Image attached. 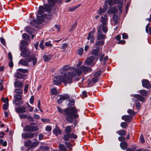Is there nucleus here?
Wrapping results in <instances>:
<instances>
[{"instance_id":"f257e3e1","label":"nucleus","mask_w":151,"mask_h":151,"mask_svg":"<svg viewBox=\"0 0 151 151\" xmlns=\"http://www.w3.org/2000/svg\"><path fill=\"white\" fill-rule=\"evenodd\" d=\"M58 110L60 113H62L65 116L66 120L70 123L73 121V118L76 119L78 117V114L76 113L79 109H77L74 106L65 109H61L60 107H57Z\"/></svg>"},{"instance_id":"f03ea898","label":"nucleus","mask_w":151,"mask_h":151,"mask_svg":"<svg viewBox=\"0 0 151 151\" xmlns=\"http://www.w3.org/2000/svg\"><path fill=\"white\" fill-rule=\"evenodd\" d=\"M75 75L74 73H68V75L63 76H55L53 79V83L55 85H58L62 84L63 82L65 86H66L68 83H70L72 82V79Z\"/></svg>"},{"instance_id":"7ed1b4c3","label":"nucleus","mask_w":151,"mask_h":151,"mask_svg":"<svg viewBox=\"0 0 151 151\" xmlns=\"http://www.w3.org/2000/svg\"><path fill=\"white\" fill-rule=\"evenodd\" d=\"M45 11H47L44 7L42 6H39L38 10V27L40 26V27H42L43 24L41 22H44V18L49 20L51 19L52 18L51 16L47 15L44 14V12Z\"/></svg>"},{"instance_id":"20e7f679","label":"nucleus","mask_w":151,"mask_h":151,"mask_svg":"<svg viewBox=\"0 0 151 151\" xmlns=\"http://www.w3.org/2000/svg\"><path fill=\"white\" fill-rule=\"evenodd\" d=\"M37 59L33 55L30 56L29 58L25 60L21 59L19 62V63L23 66H28V62H32L33 65L34 66L37 63Z\"/></svg>"},{"instance_id":"39448f33","label":"nucleus","mask_w":151,"mask_h":151,"mask_svg":"<svg viewBox=\"0 0 151 151\" xmlns=\"http://www.w3.org/2000/svg\"><path fill=\"white\" fill-rule=\"evenodd\" d=\"M37 123H31L29 125L26 126L24 129L25 131L27 132H33L37 131L38 130V127L37 126H33L34 124Z\"/></svg>"},{"instance_id":"423d86ee","label":"nucleus","mask_w":151,"mask_h":151,"mask_svg":"<svg viewBox=\"0 0 151 151\" xmlns=\"http://www.w3.org/2000/svg\"><path fill=\"white\" fill-rule=\"evenodd\" d=\"M56 0H48V4L45 5L44 8L47 12H50L52 9V7L54 6Z\"/></svg>"},{"instance_id":"0eeeda50","label":"nucleus","mask_w":151,"mask_h":151,"mask_svg":"<svg viewBox=\"0 0 151 151\" xmlns=\"http://www.w3.org/2000/svg\"><path fill=\"white\" fill-rule=\"evenodd\" d=\"M73 68L70 67L69 65H65L63 66L62 68L60 69V72L61 74H63L64 76H68V75L66 74V72L67 71L69 70H71ZM68 73H71V72H68Z\"/></svg>"},{"instance_id":"6e6552de","label":"nucleus","mask_w":151,"mask_h":151,"mask_svg":"<svg viewBox=\"0 0 151 151\" xmlns=\"http://www.w3.org/2000/svg\"><path fill=\"white\" fill-rule=\"evenodd\" d=\"M96 32L95 29L94 28L88 34V36L87 37V39L89 40L90 39V42L91 43L94 42V34Z\"/></svg>"},{"instance_id":"1a4fd4ad","label":"nucleus","mask_w":151,"mask_h":151,"mask_svg":"<svg viewBox=\"0 0 151 151\" xmlns=\"http://www.w3.org/2000/svg\"><path fill=\"white\" fill-rule=\"evenodd\" d=\"M97 38V40H104L105 38V35L103 34L100 29H98Z\"/></svg>"},{"instance_id":"9d476101","label":"nucleus","mask_w":151,"mask_h":151,"mask_svg":"<svg viewBox=\"0 0 151 151\" xmlns=\"http://www.w3.org/2000/svg\"><path fill=\"white\" fill-rule=\"evenodd\" d=\"M36 17L37 19L33 20H30L29 24L35 28H38V12H36Z\"/></svg>"},{"instance_id":"9b49d317","label":"nucleus","mask_w":151,"mask_h":151,"mask_svg":"<svg viewBox=\"0 0 151 151\" xmlns=\"http://www.w3.org/2000/svg\"><path fill=\"white\" fill-rule=\"evenodd\" d=\"M82 73L86 74L89 72H91L92 70L91 68L88 67H86L85 66L82 65L80 67Z\"/></svg>"},{"instance_id":"f8f14e48","label":"nucleus","mask_w":151,"mask_h":151,"mask_svg":"<svg viewBox=\"0 0 151 151\" xmlns=\"http://www.w3.org/2000/svg\"><path fill=\"white\" fill-rule=\"evenodd\" d=\"M14 87L16 88H23V83L20 81L16 79L14 83Z\"/></svg>"},{"instance_id":"ddd939ff","label":"nucleus","mask_w":151,"mask_h":151,"mask_svg":"<svg viewBox=\"0 0 151 151\" xmlns=\"http://www.w3.org/2000/svg\"><path fill=\"white\" fill-rule=\"evenodd\" d=\"M21 50L22 51L20 53V55L21 56L24 58L29 57V56L30 53L29 51L27 50V49Z\"/></svg>"},{"instance_id":"4468645a","label":"nucleus","mask_w":151,"mask_h":151,"mask_svg":"<svg viewBox=\"0 0 151 151\" xmlns=\"http://www.w3.org/2000/svg\"><path fill=\"white\" fill-rule=\"evenodd\" d=\"M142 86L146 88H149L151 86L150 82L147 79L142 80Z\"/></svg>"},{"instance_id":"2eb2a0df","label":"nucleus","mask_w":151,"mask_h":151,"mask_svg":"<svg viewBox=\"0 0 151 151\" xmlns=\"http://www.w3.org/2000/svg\"><path fill=\"white\" fill-rule=\"evenodd\" d=\"M22 136L24 139H27L33 137L34 134L32 133H23L22 134Z\"/></svg>"},{"instance_id":"dca6fc26","label":"nucleus","mask_w":151,"mask_h":151,"mask_svg":"<svg viewBox=\"0 0 151 151\" xmlns=\"http://www.w3.org/2000/svg\"><path fill=\"white\" fill-rule=\"evenodd\" d=\"M26 75L23 73H21L19 72H17L14 75L15 77L19 79H24Z\"/></svg>"},{"instance_id":"f3484780","label":"nucleus","mask_w":151,"mask_h":151,"mask_svg":"<svg viewBox=\"0 0 151 151\" xmlns=\"http://www.w3.org/2000/svg\"><path fill=\"white\" fill-rule=\"evenodd\" d=\"M20 43L22 45H21L20 46L21 50H25V49H27V46L28 44V43L27 41L24 40L21 41Z\"/></svg>"},{"instance_id":"a211bd4d","label":"nucleus","mask_w":151,"mask_h":151,"mask_svg":"<svg viewBox=\"0 0 151 151\" xmlns=\"http://www.w3.org/2000/svg\"><path fill=\"white\" fill-rule=\"evenodd\" d=\"M108 8V6L107 5L104 4V5L103 8H100L98 11V13L101 15L102 13H105L107 10Z\"/></svg>"},{"instance_id":"6ab92c4d","label":"nucleus","mask_w":151,"mask_h":151,"mask_svg":"<svg viewBox=\"0 0 151 151\" xmlns=\"http://www.w3.org/2000/svg\"><path fill=\"white\" fill-rule=\"evenodd\" d=\"M122 119L128 122H129L132 119V117L131 115H124L122 117Z\"/></svg>"},{"instance_id":"aec40b11","label":"nucleus","mask_w":151,"mask_h":151,"mask_svg":"<svg viewBox=\"0 0 151 151\" xmlns=\"http://www.w3.org/2000/svg\"><path fill=\"white\" fill-rule=\"evenodd\" d=\"M62 132V131L59 129L57 125L56 126L55 128L53 131V133L56 136L60 134Z\"/></svg>"},{"instance_id":"412c9836","label":"nucleus","mask_w":151,"mask_h":151,"mask_svg":"<svg viewBox=\"0 0 151 151\" xmlns=\"http://www.w3.org/2000/svg\"><path fill=\"white\" fill-rule=\"evenodd\" d=\"M16 111L17 113H24L26 111V108L24 106H22L16 109Z\"/></svg>"},{"instance_id":"4be33fe9","label":"nucleus","mask_w":151,"mask_h":151,"mask_svg":"<svg viewBox=\"0 0 151 151\" xmlns=\"http://www.w3.org/2000/svg\"><path fill=\"white\" fill-rule=\"evenodd\" d=\"M25 29L26 31L30 35L33 33L35 31L34 29L32 28L30 26H27L26 27Z\"/></svg>"},{"instance_id":"5701e85b","label":"nucleus","mask_w":151,"mask_h":151,"mask_svg":"<svg viewBox=\"0 0 151 151\" xmlns=\"http://www.w3.org/2000/svg\"><path fill=\"white\" fill-rule=\"evenodd\" d=\"M98 81V78L97 77L93 78H92L91 81H89L88 82V86L91 87L93 86V84L96 83Z\"/></svg>"},{"instance_id":"b1692460","label":"nucleus","mask_w":151,"mask_h":151,"mask_svg":"<svg viewBox=\"0 0 151 151\" xmlns=\"http://www.w3.org/2000/svg\"><path fill=\"white\" fill-rule=\"evenodd\" d=\"M113 0H106L104 4H108L110 6H112L113 4H117L118 3V1H116L117 0H114L113 2Z\"/></svg>"},{"instance_id":"393cba45","label":"nucleus","mask_w":151,"mask_h":151,"mask_svg":"<svg viewBox=\"0 0 151 151\" xmlns=\"http://www.w3.org/2000/svg\"><path fill=\"white\" fill-rule=\"evenodd\" d=\"M94 59L95 58L94 56H91L85 61V63L87 65H89L92 62Z\"/></svg>"},{"instance_id":"a878e982","label":"nucleus","mask_w":151,"mask_h":151,"mask_svg":"<svg viewBox=\"0 0 151 151\" xmlns=\"http://www.w3.org/2000/svg\"><path fill=\"white\" fill-rule=\"evenodd\" d=\"M108 19V17L106 15H105L104 16H102L101 22L102 24L104 25L106 24L107 23Z\"/></svg>"},{"instance_id":"bb28decb","label":"nucleus","mask_w":151,"mask_h":151,"mask_svg":"<svg viewBox=\"0 0 151 151\" xmlns=\"http://www.w3.org/2000/svg\"><path fill=\"white\" fill-rule=\"evenodd\" d=\"M133 97L134 98H136L138 100L141 101H143L145 100V98L144 97L139 94H134Z\"/></svg>"},{"instance_id":"cd10ccee","label":"nucleus","mask_w":151,"mask_h":151,"mask_svg":"<svg viewBox=\"0 0 151 151\" xmlns=\"http://www.w3.org/2000/svg\"><path fill=\"white\" fill-rule=\"evenodd\" d=\"M100 48L99 47H97L96 48L93 49L91 53L94 55H97L99 53Z\"/></svg>"},{"instance_id":"c85d7f7f","label":"nucleus","mask_w":151,"mask_h":151,"mask_svg":"<svg viewBox=\"0 0 151 151\" xmlns=\"http://www.w3.org/2000/svg\"><path fill=\"white\" fill-rule=\"evenodd\" d=\"M53 56V55L52 54L48 55H44L43 58L45 62H47L51 59Z\"/></svg>"},{"instance_id":"c756f323","label":"nucleus","mask_w":151,"mask_h":151,"mask_svg":"<svg viewBox=\"0 0 151 151\" xmlns=\"http://www.w3.org/2000/svg\"><path fill=\"white\" fill-rule=\"evenodd\" d=\"M120 146L123 150H125L127 147V144L126 141L121 142L120 143Z\"/></svg>"},{"instance_id":"7c9ffc66","label":"nucleus","mask_w":151,"mask_h":151,"mask_svg":"<svg viewBox=\"0 0 151 151\" xmlns=\"http://www.w3.org/2000/svg\"><path fill=\"white\" fill-rule=\"evenodd\" d=\"M75 72L76 73L72 72V73H74L75 74V75L73 77L75 76L76 75L78 76H79L82 73L81 70L80 68V67L79 68L76 69L75 70Z\"/></svg>"},{"instance_id":"2f4dec72","label":"nucleus","mask_w":151,"mask_h":151,"mask_svg":"<svg viewBox=\"0 0 151 151\" xmlns=\"http://www.w3.org/2000/svg\"><path fill=\"white\" fill-rule=\"evenodd\" d=\"M116 133L120 136H124L126 134L125 131L123 129H121L116 131Z\"/></svg>"},{"instance_id":"473e14b6","label":"nucleus","mask_w":151,"mask_h":151,"mask_svg":"<svg viewBox=\"0 0 151 151\" xmlns=\"http://www.w3.org/2000/svg\"><path fill=\"white\" fill-rule=\"evenodd\" d=\"M22 38L26 41H29L30 39V37L27 34L24 33L22 35Z\"/></svg>"},{"instance_id":"72a5a7b5","label":"nucleus","mask_w":151,"mask_h":151,"mask_svg":"<svg viewBox=\"0 0 151 151\" xmlns=\"http://www.w3.org/2000/svg\"><path fill=\"white\" fill-rule=\"evenodd\" d=\"M72 129L70 126H67L65 129V131L66 133L70 134L71 132Z\"/></svg>"},{"instance_id":"f704fd0d","label":"nucleus","mask_w":151,"mask_h":151,"mask_svg":"<svg viewBox=\"0 0 151 151\" xmlns=\"http://www.w3.org/2000/svg\"><path fill=\"white\" fill-rule=\"evenodd\" d=\"M104 43V40H101L96 42L95 44L96 46L103 45Z\"/></svg>"},{"instance_id":"c9c22d12","label":"nucleus","mask_w":151,"mask_h":151,"mask_svg":"<svg viewBox=\"0 0 151 151\" xmlns=\"http://www.w3.org/2000/svg\"><path fill=\"white\" fill-rule=\"evenodd\" d=\"M70 134L66 133L63 136V139L65 141H68L70 138Z\"/></svg>"},{"instance_id":"e433bc0d","label":"nucleus","mask_w":151,"mask_h":151,"mask_svg":"<svg viewBox=\"0 0 151 151\" xmlns=\"http://www.w3.org/2000/svg\"><path fill=\"white\" fill-rule=\"evenodd\" d=\"M59 148L60 150L62 151H66L67 149L64 145L63 144H60L59 145Z\"/></svg>"},{"instance_id":"4c0bfd02","label":"nucleus","mask_w":151,"mask_h":151,"mask_svg":"<svg viewBox=\"0 0 151 151\" xmlns=\"http://www.w3.org/2000/svg\"><path fill=\"white\" fill-rule=\"evenodd\" d=\"M139 93L144 96H146L148 93V92L145 90H141L139 91Z\"/></svg>"},{"instance_id":"58836bf2","label":"nucleus","mask_w":151,"mask_h":151,"mask_svg":"<svg viewBox=\"0 0 151 151\" xmlns=\"http://www.w3.org/2000/svg\"><path fill=\"white\" fill-rule=\"evenodd\" d=\"M14 92L19 94H21L23 93V89H22L21 88L16 89L14 90Z\"/></svg>"},{"instance_id":"ea45409f","label":"nucleus","mask_w":151,"mask_h":151,"mask_svg":"<svg viewBox=\"0 0 151 151\" xmlns=\"http://www.w3.org/2000/svg\"><path fill=\"white\" fill-rule=\"evenodd\" d=\"M45 45L47 47H51L53 46V45L51 43L50 41H48L45 42Z\"/></svg>"},{"instance_id":"a19ab883","label":"nucleus","mask_w":151,"mask_h":151,"mask_svg":"<svg viewBox=\"0 0 151 151\" xmlns=\"http://www.w3.org/2000/svg\"><path fill=\"white\" fill-rule=\"evenodd\" d=\"M14 99H16L18 101L21 100L22 98V96L20 94L15 95L14 97Z\"/></svg>"},{"instance_id":"79ce46f5","label":"nucleus","mask_w":151,"mask_h":151,"mask_svg":"<svg viewBox=\"0 0 151 151\" xmlns=\"http://www.w3.org/2000/svg\"><path fill=\"white\" fill-rule=\"evenodd\" d=\"M120 125L122 128L124 129L128 127V124L126 122H123L121 123Z\"/></svg>"},{"instance_id":"37998d69","label":"nucleus","mask_w":151,"mask_h":151,"mask_svg":"<svg viewBox=\"0 0 151 151\" xmlns=\"http://www.w3.org/2000/svg\"><path fill=\"white\" fill-rule=\"evenodd\" d=\"M60 97L63 101L68 99L69 98V96L67 94L61 96Z\"/></svg>"},{"instance_id":"c03bdc74","label":"nucleus","mask_w":151,"mask_h":151,"mask_svg":"<svg viewBox=\"0 0 151 151\" xmlns=\"http://www.w3.org/2000/svg\"><path fill=\"white\" fill-rule=\"evenodd\" d=\"M101 27L102 28V30L104 32L106 33L107 32L108 30L106 26L103 24L101 25Z\"/></svg>"},{"instance_id":"a18cd8bd","label":"nucleus","mask_w":151,"mask_h":151,"mask_svg":"<svg viewBox=\"0 0 151 151\" xmlns=\"http://www.w3.org/2000/svg\"><path fill=\"white\" fill-rule=\"evenodd\" d=\"M80 5H79L78 6H73L72 7H70L68 8V10L70 12H73Z\"/></svg>"},{"instance_id":"49530a36","label":"nucleus","mask_w":151,"mask_h":151,"mask_svg":"<svg viewBox=\"0 0 151 151\" xmlns=\"http://www.w3.org/2000/svg\"><path fill=\"white\" fill-rule=\"evenodd\" d=\"M44 42V40L42 39L40 43V44L39 46L40 47L41 49L42 50H43L44 49V47L43 45V43Z\"/></svg>"},{"instance_id":"de8ad7c7","label":"nucleus","mask_w":151,"mask_h":151,"mask_svg":"<svg viewBox=\"0 0 151 151\" xmlns=\"http://www.w3.org/2000/svg\"><path fill=\"white\" fill-rule=\"evenodd\" d=\"M32 142L30 140H27L24 143V145L26 147H28L32 143Z\"/></svg>"},{"instance_id":"09e8293b","label":"nucleus","mask_w":151,"mask_h":151,"mask_svg":"<svg viewBox=\"0 0 151 151\" xmlns=\"http://www.w3.org/2000/svg\"><path fill=\"white\" fill-rule=\"evenodd\" d=\"M51 93L52 95H55L57 94V91L55 88H54L51 89Z\"/></svg>"},{"instance_id":"8fccbe9b","label":"nucleus","mask_w":151,"mask_h":151,"mask_svg":"<svg viewBox=\"0 0 151 151\" xmlns=\"http://www.w3.org/2000/svg\"><path fill=\"white\" fill-rule=\"evenodd\" d=\"M1 101L5 103L6 104H8L9 99L7 97H6L5 99L4 97L2 98Z\"/></svg>"},{"instance_id":"3c124183","label":"nucleus","mask_w":151,"mask_h":151,"mask_svg":"<svg viewBox=\"0 0 151 151\" xmlns=\"http://www.w3.org/2000/svg\"><path fill=\"white\" fill-rule=\"evenodd\" d=\"M101 73V70H99L98 71L95 72L94 74V76L96 77L99 76Z\"/></svg>"},{"instance_id":"603ef678","label":"nucleus","mask_w":151,"mask_h":151,"mask_svg":"<svg viewBox=\"0 0 151 151\" xmlns=\"http://www.w3.org/2000/svg\"><path fill=\"white\" fill-rule=\"evenodd\" d=\"M83 50L82 48H81L78 50L77 53L79 55H81L83 52Z\"/></svg>"},{"instance_id":"864d4df0","label":"nucleus","mask_w":151,"mask_h":151,"mask_svg":"<svg viewBox=\"0 0 151 151\" xmlns=\"http://www.w3.org/2000/svg\"><path fill=\"white\" fill-rule=\"evenodd\" d=\"M127 112L128 114L131 115H133L135 114V112L131 109H128Z\"/></svg>"},{"instance_id":"5fc2aeb1","label":"nucleus","mask_w":151,"mask_h":151,"mask_svg":"<svg viewBox=\"0 0 151 151\" xmlns=\"http://www.w3.org/2000/svg\"><path fill=\"white\" fill-rule=\"evenodd\" d=\"M0 40L1 43L4 46L6 45V43L3 37L0 38Z\"/></svg>"},{"instance_id":"6e6d98bb","label":"nucleus","mask_w":151,"mask_h":151,"mask_svg":"<svg viewBox=\"0 0 151 151\" xmlns=\"http://www.w3.org/2000/svg\"><path fill=\"white\" fill-rule=\"evenodd\" d=\"M132 147L133 150H132L129 148H128L127 149L126 151H134L137 148V147L135 146H133Z\"/></svg>"},{"instance_id":"4d7b16f0","label":"nucleus","mask_w":151,"mask_h":151,"mask_svg":"<svg viewBox=\"0 0 151 151\" xmlns=\"http://www.w3.org/2000/svg\"><path fill=\"white\" fill-rule=\"evenodd\" d=\"M18 70L23 73H27L28 71L27 69L19 68L17 69Z\"/></svg>"},{"instance_id":"13d9d810","label":"nucleus","mask_w":151,"mask_h":151,"mask_svg":"<svg viewBox=\"0 0 151 151\" xmlns=\"http://www.w3.org/2000/svg\"><path fill=\"white\" fill-rule=\"evenodd\" d=\"M29 85L28 84H26L24 88V91L25 93H26L28 91V89Z\"/></svg>"},{"instance_id":"bf43d9fd","label":"nucleus","mask_w":151,"mask_h":151,"mask_svg":"<svg viewBox=\"0 0 151 151\" xmlns=\"http://www.w3.org/2000/svg\"><path fill=\"white\" fill-rule=\"evenodd\" d=\"M140 140L141 142L144 143L145 142V140L143 134H141L140 136Z\"/></svg>"},{"instance_id":"052dcab7","label":"nucleus","mask_w":151,"mask_h":151,"mask_svg":"<svg viewBox=\"0 0 151 151\" xmlns=\"http://www.w3.org/2000/svg\"><path fill=\"white\" fill-rule=\"evenodd\" d=\"M70 138L74 139H76L77 137V135L74 134H70Z\"/></svg>"},{"instance_id":"680f3d73","label":"nucleus","mask_w":151,"mask_h":151,"mask_svg":"<svg viewBox=\"0 0 151 151\" xmlns=\"http://www.w3.org/2000/svg\"><path fill=\"white\" fill-rule=\"evenodd\" d=\"M118 140L119 141L123 142V141H125V139L124 137L120 136L118 137Z\"/></svg>"},{"instance_id":"e2e57ef3","label":"nucleus","mask_w":151,"mask_h":151,"mask_svg":"<svg viewBox=\"0 0 151 151\" xmlns=\"http://www.w3.org/2000/svg\"><path fill=\"white\" fill-rule=\"evenodd\" d=\"M19 117L20 119H25L27 117V116L25 114H19Z\"/></svg>"},{"instance_id":"0e129e2a","label":"nucleus","mask_w":151,"mask_h":151,"mask_svg":"<svg viewBox=\"0 0 151 151\" xmlns=\"http://www.w3.org/2000/svg\"><path fill=\"white\" fill-rule=\"evenodd\" d=\"M113 20L114 22V23L115 24H116L117 23L118 21L117 20V17L116 16H114L113 17Z\"/></svg>"},{"instance_id":"69168bd1","label":"nucleus","mask_w":151,"mask_h":151,"mask_svg":"<svg viewBox=\"0 0 151 151\" xmlns=\"http://www.w3.org/2000/svg\"><path fill=\"white\" fill-rule=\"evenodd\" d=\"M128 37V35L125 33H123L122 34V38L123 39H126Z\"/></svg>"},{"instance_id":"338daca9","label":"nucleus","mask_w":151,"mask_h":151,"mask_svg":"<svg viewBox=\"0 0 151 151\" xmlns=\"http://www.w3.org/2000/svg\"><path fill=\"white\" fill-rule=\"evenodd\" d=\"M8 104H5L3 105V108L4 110H6L7 109L8 107Z\"/></svg>"},{"instance_id":"774afa93","label":"nucleus","mask_w":151,"mask_h":151,"mask_svg":"<svg viewBox=\"0 0 151 151\" xmlns=\"http://www.w3.org/2000/svg\"><path fill=\"white\" fill-rule=\"evenodd\" d=\"M54 27L57 29L58 31H60V25L56 24L55 25Z\"/></svg>"}]
</instances>
